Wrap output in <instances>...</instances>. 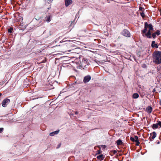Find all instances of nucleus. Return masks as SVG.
I'll use <instances>...</instances> for the list:
<instances>
[{"label": "nucleus", "mask_w": 161, "mask_h": 161, "mask_svg": "<svg viewBox=\"0 0 161 161\" xmlns=\"http://www.w3.org/2000/svg\"><path fill=\"white\" fill-rule=\"evenodd\" d=\"M150 135H151V138L152 139H154L156 136V133L154 131L152 133H151L150 134Z\"/></svg>", "instance_id": "nucleus-12"}, {"label": "nucleus", "mask_w": 161, "mask_h": 161, "mask_svg": "<svg viewBox=\"0 0 161 161\" xmlns=\"http://www.w3.org/2000/svg\"><path fill=\"white\" fill-rule=\"evenodd\" d=\"M141 16L142 17H145V14L144 13H143V12H142L141 13Z\"/></svg>", "instance_id": "nucleus-20"}, {"label": "nucleus", "mask_w": 161, "mask_h": 161, "mask_svg": "<svg viewBox=\"0 0 161 161\" xmlns=\"http://www.w3.org/2000/svg\"><path fill=\"white\" fill-rule=\"evenodd\" d=\"M12 30H13V29L11 28H10L8 29V31L9 32L11 33L12 31Z\"/></svg>", "instance_id": "nucleus-21"}, {"label": "nucleus", "mask_w": 161, "mask_h": 161, "mask_svg": "<svg viewBox=\"0 0 161 161\" xmlns=\"http://www.w3.org/2000/svg\"><path fill=\"white\" fill-rule=\"evenodd\" d=\"M147 25L145 24V26L144 29L142 31V33L144 36H146L145 35L146 33V32L147 31Z\"/></svg>", "instance_id": "nucleus-7"}, {"label": "nucleus", "mask_w": 161, "mask_h": 161, "mask_svg": "<svg viewBox=\"0 0 161 161\" xmlns=\"http://www.w3.org/2000/svg\"><path fill=\"white\" fill-rule=\"evenodd\" d=\"M10 100L8 99H5L2 102V106L3 107H5L9 103Z\"/></svg>", "instance_id": "nucleus-5"}, {"label": "nucleus", "mask_w": 161, "mask_h": 161, "mask_svg": "<svg viewBox=\"0 0 161 161\" xmlns=\"http://www.w3.org/2000/svg\"><path fill=\"white\" fill-rule=\"evenodd\" d=\"M3 128H0V133H1L3 131Z\"/></svg>", "instance_id": "nucleus-22"}, {"label": "nucleus", "mask_w": 161, "mask_h": 161, "mask_svg": "<svg viewBox=\"0 0 161 161\" xmlns=\"http://www.w3.org/2000/svg\"><path fill=\"white\" fill-rule=\"evenodd\" d=\"M130 140L132 141H135V139L134 138L131 137H130Z\"/></svg>", "instance_id": "nucleus-24"}, {"label": "nucleus", "mask_w": 161, "mask_h": 161, "mask_svg": "<svg viewBox=\"0 0 161 161\" xmlns=\"http://www.w3.org/2000/svg\"><path fill=\"white\" fill-rule=\"evenodd\" d=\"M117 145H119L122 144L123 142L120 139H119L117 140L116 142Z\"/></svg>", "instance_id": "nucleus-14"}, {"label": "nucleus", "mask_w": 161, "mask_h": 161, "mask_svg": "<svg viewBox=\"0 0 161 161\" xmlns=\"http://www.w3.org/2000/svg\"><path fill=\"white\" fill-rule=\"evenodd\" d=\"M139 97V95L138 93H134L133 95V97L134 98H137Z\"/></svg>", "instance_id": "nucleus-16"}, {"label": "nucleus", "mask_w": 161, "mask_h": 161, "mask_svg": "<svg viewBox=\"0 0 161 161\" xmlns=\"http://www.w3.org/2000/svg\"><path fill=\"white\" fill-rule=\"evenodd\" d=\"M91 78V76L89 75L86 76L84 78L83 82L85 83H87L90 80Z\"/></svg>", "instance_id": "nucleus-6"}, {"label": "nucleus", "mask_w": 161, "mask_h": 161, "mask_svg": "<svg viewBox=\"0 0 161 161\" xmlns=\"http://www.w3.org/2000/svg\"><path fill=\"white\" fill-rule=\"evenodd\" d=\"M157 35L155 34V33H153L152 34V36L153 37V38H155L156 36Z\"/></svg>", "instance_id": "nucleus-19"}, {"label": "nucleus", "mask_w": 161, "mask_h": 161, "mask_svg": "<svg viewBox=\"0 0 161 161\" xmlns=\"http://www.w3.org/2000/svg\"><path fill=\"white\" fill-rule=\"evenodd\" d=\"M61 145V143H59L58 146V147H57V148H59L60 146Z\"/></svg>", "instance_id": "nucleus-27"}, {"label": "nucleus", "mask_w": 161, "mask_h": 161, "mask_svg": "<svg viewBox=\"0 0 161 161\" xmlns=\"http://www.w3.org/2000/svg\"><path fill=\"white\" fill-rule=\"evenodd\" d=\"M158 126H159L161 127V121L158 122Z\"/></svg>", "instance_id": "nucleus-23"}, {"label": "nucleus", "mask_w": 161, "mask_h": 161, "mask_svg": "<svg viewBox=\"0 0 161 161\" xmlns=\"http://www.w3.org/2000/svg\"><path fill=\"white\" fill-rule=\"evenodd\" d=\"M97 154H99L101 153V151L100 150H98L97 151Z\"/></svg>", "instance_id": "nucleus-25"}, {"label": "nucleus", "mask_w": 161, "mask_h": 161, "mask_svg": "<svg viewBox=\"0 0 161 161\" xmlns=\"http://www.w3.org/2000/svg\"><path fill=\"white\" fill-rule=\"evenodd\" d=\"M135 137L136 140H137L138 139V137L137 136H135Z\"/></svg>", "instance_id": "nucleus-29"}, {"label": "nucleus", "mask_w": 161, "mask_h": 161, "mask_svg": "<svg viewBox=\"0 0 161 161\" xmlns=\"http://www.w3.org/2000/svg\"><path fill=\"white\" fill-rule=\"evenodd\" d=\"M87 65V59L79 56L78 53H71V66L76 68L84 69Z\"/></svg>", "instance_id": "nucleus-1"}, {"label": "nucleus", "mask_w": 161, "mask_h": 161, "mask_svg": "<svg viewBox=\"0 0 161 161\" xmlns=\"http://www.w3.org/2000/svg\"><path fill=\"white\" fill-rule=\"evenodd\" d=\"M117 153V151L116 150H114L113 151V153L114 154H116Z\"/></svg>", "instance_id": "nucleus-26"}, {"label": "nucleus", "mask_w": 161, "mask_h": 161, "mask_svg": "<svg viewBox=\"0 0 161 161\" xmlns=\"http://www.w3.org/2000/svg\"><path fill=\"white\" fill-rule=\"evenodd\" d=\"M97 158L98 159L100 160L101 161L103 160L104 158L103 157V154H100L98 156H97Z\"/></svg>", "instance_id": "nucleus-13"}, {"label": "nucleus", "mask_w": 161, "mask_h": 161, "mask_svg": "<svg viewBox=\"0 0 161 161\" xmlns=\"http://www.w3.org/2000/svg\"><path fill=\"white\" fill-rule=\"evenodd\" d=\"M78 114V112H75V114Z\"/></svg>", "instance_id": "nucleus-31"}, {"label": "nucleus", "mask_w": 161, "mask_h": 161, "mask_svg": "<svg viewBox=\"0 0 161 161\" xmlns=\"http://www.w3.org/2000/svg\"><path fill=\"white\" fill-rule=\"evenodd\" d=\"M155 90L154 89L153 90V92H155Z\"/></svg>", "instance_id": "nucleus-32"}, {"label": "nucleus", "mask_w": 161, "mask_h": 161, "mask_svg": "<svg viewBox=\"0 0 161 161\" xmlns=\"http://www.w3.org/2000/svg\"><path fill=\"white\" fill-rule=\"evenodd\" d=\"M50 2H51L52 0H48Z\"/></svg>", "instance_id": "nucleus-33"}, {"label": "nucleus", "mask_w": 161, "mask_h": 161, "mask_svg": "<svg viewBox=\"0 0 161 161\" xmlns=\"http://www.w3.org/2000/svg\"><path fill=\"white\" fill-rule=\"evenodd\" d=\"M158 123L157 124H154L153 125L152 128L153 129H155L158 128Z\"/></svg>", "instance_id": "nucleus-15"}, {"label": "nucleus", "mask_w": 161, "mask_h": 161, "mask_svg": "<svg viewBox=\"0 0 161 161\" xmlns=\"http://www.w3.org/2000/svg\"><path fill=\"white\" fill-rule=\"evenodd\" d=\"M71 3H72V2H71L72 0H71Z\"/></svg>", "instance_id": "nucleus-34"}, {"label": "nucleus", "mask_w": 161, "mask_h": 161, "mask_svg": "<svg viewBox=\"0 0 161 161\" xmlns=\"http://www.w3.org/2000/svg\"><path fill=\"white\" fill-rule=\"evenodd\" d=\"M66 41L65 40H64V39L63 40H62V41L61 42H65Z\"/></svg>", "instance_id": "nucleus-30"}, {"label": "nucleus", "mask_w": 161, "mask_h": 161, "mask_svg": "<svg viewBox=\"0 0 161 161\" xmlns=\"http://www.w3.org/2000/svg\"><path fill=\"white\" fill-rule=\"evenodd\" d=\"M153 61L156 63L159 64L161 63V52L158 51L153 54Z\"/></svg>", "instance_id": "nucleus-2"}, {"label": "nucleus", "mask_w": 161, "mask_h": 161, "mask_svg": "<svg viewBox=\"0 0 161 161\" xmlns=\"http://www.w3.org/2000/svg\"><path fill=\"white\" fill-rule=\"evenodd\" d=\"M64 2L65 6L68 7L70 3V0H64Z\"/></svg>", "instance_id": "nucleus-10"}, {"label": "nucleus", "mask_w": 161, "mask_h": 161, "mask_svg": "<svg viewBox=\"0 0 161 161\" xmlns=\"http://www.w3.org/2000/svg\"><path fill=\"white\" fill-rule=\"evenodd\" d=\"M59 132V130H57L56 131H55L51 133H50L49 134V135L51 136H53L55 135L58 134Z\"/></svg>", "instance_id": "nucleus-11"}, {"label": "nucleus", "mask_w": 161, "mask_h": 161, "mask_svg": "<svg viewBox=\"0 0 161 161\" xmlns=\"http://www.w3.org/2000/svg\"><path fill=\"white\" fill-rule=\"evenodd\" d=\"M146 111L149 113H150L152 111V108L151 106H148L146 109Z\"/></svg>", "instance_id": "nucleus-9"}, {"label": "nucleus", "mask_w": 161, "mask_h": 161, "mask_svg": "<svg viewBox=\"0 0 161 161\" xmlns=\"http://www.w3.org/2000/svg\"><path fill=\"white\" fill-rule=\"evenodd\" d=\"M143 9V8L142 7H140L139 8V10H142V9Z\"/></svg>", "instance_id": "nucleus-28"}, {"label": "nucleus", "mask_w": 161, "mask_h": 161, "mask_svg": "<svg viewBox=\"0 0 161 161\" xmlns=\"http://www.w3.org/2000/svg\"><path fill=\"white\" fill-rule=\"evenodd\" d=\"M151 46L153 47L158 48V46L157 43H155V41H153L152 42Z\"/></svg>", "instance_id": "nucleus-8"}, {"label": "nucleus", "mask_w": 161, "mask_h": 161, "mask_svg": "<svg viewBox=\"0 0 161 161\" xmlns=\"http://www.w3.org/2000/svg\"><path fill=\"white\" fill-rule=\"evenodd\" d=\"M123 36L126 37H130V34L128 31L126 29L124 30L121 33Z\"/></svg>", "instance_id": "nucleus-4"}, {"label": "nucleus", "mask_w": 161, "mask_h": 161, "mask_svg": "<svg viewBox=\"0 0 161 161\" xmlns=\"http://www.w3.org/2000/svg\"><path fill=\"white\" fill-rule=\"evenodd\" d=\"M159 142H158V144H159Z\"/></svg>", "instance_id": "nucleus-35"}, {"label": "nucleus", "mask_w": 161, "mask_h": 161, "mask_svg": "<svg viewBox=\"0 0 161 161\" xmlns=\"http://www.w3.org/2000/svg\"><path fill=\"white\" fill-rule=\"evenodd\" d=\"M46 21L47 22H49L51 21V19L50 16H48L46 20Z\"/></svg>", "instance_id": "nucleus-18"}, {"label": "nucleus", "mask_w": 161, "mask_h": 161, "mask_svg": "<svg viewBox=\"0 0 161 161\" xmlns=\"http://www.w3.org/2000/svg\"><path fill=\"white\" fill-rule=\"evenodd\" d=\"M155 33L157 36H159L160 34V31L159 30L157 31Z\"/></svg>", "instance_id": "nucleus-17"}, {"label": "nucleus", "mask_w": 161, "mask_h": 161, "mask_svg": "<svg viewBox=\"0 0 161 161\" xmlns=\"http://www.w3.org/2000/svg\"><path fill=\"white\" fill-rule=\"evenodd\" d=\"M145 25H147V28H149L147 32L146 33L145 36L148 38H152L151 31L153 30V26L151 24H148L147 22L145 23Z\"/></svg>", "instance_id": "nucleus-3"}]
</instances>
